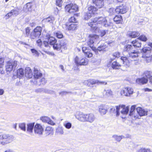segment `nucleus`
Listing matches in <instances>:
<instances>
[{
  "label": "nucleus",
  "instance_id": "nucleus-40",
  "mask_svg": "<svg viewBox=\"0 0 152 152\" xmlns=\"http://www.w3.org/2000/svg\"><path fill=\"white\" fill-rule=\"evenodd\" d=\"M143 75L148 78L149 79L152 75V72L151 71L147 70L144 71L143 73Z\"/></svg>",
  "mask_w": 152,
  "mask_h": 152
},
{
  "label": "nucleus",
  "instance_id": "nucleus-17",
  "mask_svg": "<svg viewBox=\"0 0 152 152\" xmlns=\"http://www.w3.org/2000/svg\"><path fill=\"white\" fill-rule=\"evenodd\" d=\"M82 50L86 57L88 58L93 57V54L91 50L88 48L86 47H83L82 48Z\"/></svg>",
  "mask_w": 152,
  "mask_h": 152
},
{
  "label": "nucleus",
  "instance_id": "nucleus-21",
  "mask_svg": "<svg viewBox=\"0 0 152 152\" xmlns=\"http://www.w3.org/2000/svg\"><path fill=\"white\" fill-rule=\"evenodd\" d=\"M108 109V106L105 105H101L99 107V111L101 115L105 114Z\"/></svg>",
  "mask_w": 152,
  "mask_h": 152
},
{
  "label": "nucleus",
  "instance_id": "nucleus-38",
  "mask_svg": "<svg viewBox=\"0 0 152 152\" xmlns=\"http://www.w3.org/2000/svg\"><path fill=\"white\" fill-rule=\"evenodd\" d=\"M34 126V123H30L28 124L27 129V132L29 133H32Z\"/></svg>",
  "mask_w": 152,
  "mask_h": 152
},
{
  "label": "nucleus",
  "instance_id": "nucleus-53",
  "mask_svg": "<svg viewBox=\"0 0 152 152\" xmlns=\"http://www.w3.org/2000/svg\"><path fill=\"white\" fill-rule=\"evenodd\" d=\"M56 4L58 6L61 7L62 6V0H56Z\"/></svg>",
  "mask_w": 152,
  "mask_h": 152
},
{
  "label": "nucleus",
  "instance_id": "nucleus-8",
  "mask_svg": "<svg viewBox=\"0 0 152 152\" xmlns=\"http://www.w3.org/2000/svg\"><path fill=\"white\" fill-rule=\"evenodd\" d=\"M66 43L64 40H58V42L56 43L53 46L54 50L59 51L63 48H65L66 46Z\"/></svg>",
  "mask_w": 152,
  "mask_h": 152
},
{
  "label": "nucleus",
  "instance_id": "nucleus-3",
  "mask_svg": "<svg viewBox=\"0 0 152 152\" xmlns=\"http://www.w3.org/2000/svg\"><path fill=\"white\" fill-rule=\"evenodd\" d=\"M14 139L13 136L7 134H4L0 135V144L3 145L9 143Z\"/></svg>",
  "mask_w": 152,
  "mask_h": 152
},
{
  "label": "nucleus",
  "instance_id": "nucleus-50",
  "mask_svg": "<svg viewBox=\"0 0 152 152\" xmlns=\"http://www.w3.org/2000/svg\"><path fill=\"white\" fill-rule=\"evenodd\" d=\"M4 64V58L0 57V69L3 67Z\"/></svg>",
  "mask_w": 152,
  "mask_h": 152
},
{
  "label": "nucleus",
  "instance_id": "nucleus-45",
  "mask_svg": "<svg viewBox=\"0 0 152 152\" xmlns=\"http://www.w3.org/2000/svg\"><path fill=\"white\" fill-rule=\"evenodd\" d=\"M92 15L89 12H86L84 15V18L86 20H88L92 17Z\"/></svg>",
  "mask_w": 152,
  "mask_h": 152
},
{
  "label": "nucleus",
  "instance_id": "nucleus-19",
  "mask_svg": "<svg viewBox=\"0 0 152 152\" xmlns=\"http://www.w3.org/2000/svg\"><path fill=\"white\" fill-rule=\"evenodd\" d=\"M92 3L98 9H101L104 6V0H92Z\"/></svg>",
  "mask_w": 152,
  "mask_h": 152
},
{
  "label": "nucleus",
  "instance_id": "nucleus-4",
  "mask_svg": "<svg viewBox=\"0 0 152 152\" xmlns=\"http://www.w3.org/2000/svg\"><path fill=\"white\" fill-rule=\"evenodd\" d=\"M42 28L40 26H37L32 31L30 35L31 39H34L39 38L41 35Z\"/></svg>",
  "mask_w": 152,
  "mask_h": 152
},
{
  "label": "nucleus",
  "instance_id": "nucleus-61",
  "mask_svg": "<svg viewBox=\"0 0 152 152\" xmlns=\"http://www.w3.org/2000/svg\"><path fill=\"white\" fill-rule=\"evenodd\" d=\"M43 43L44 46L46 48H48L49 46V41H44L43 42Z\"/></svg>",
  "mask_w": 152,
  "mask_h": 152
},
{
  "label": "nucleus",
  "instance_id": "nucleus-52",
  "mask_svg": "<svg viewBox=\"0 0 152 152\" xmlns=\"http://www.w3.org/2000/svg\"><path fill=\"white\" fill-rule=\"evenodd\" d=\"M31 53L34 55L36 56H38L39 55V52L35 49H31Z\"/></svg>",
  "mask_w": 152,
  "mask_h": 152
},
{
  "label": "nucleus",
  "instance_id": "nucleus-5",
  "mask_svg": "<svg viewBox=\"0 0 152 152\" xmlns=\"http://www.w3.org/2000/svg\"><path fill=\"white\" fill-rule=\"evenodd\" d=\"M66 11L70 13H73L79 10L78 6L76 4L70 3L67 4L65 7Z\"/></svg>",
  "mask_w": 152,
  "mask_h": 152
},
{
  "label": "nucleus",
  "instance_id": "nucleus-58",
  "mask_svg": "<svg viewBox=\"0 0 152 152\" xmlns=\"http://www.w3.org/2000/svg\"><path fill=\"white\" fill-rule=\"evenodd\" d=\"M112 94V91L111 90H108L106 91L105 95L107 96H109Z\"/></svg>",
  "mask_w": 152,
  "mask_h": 152
},
{
  "label": "nucleus",
  "instance_id": "nucleus-30",
  "mask_svg": "<svg viewBox=\"0 0 152 152\" xmlns=\"http://www.w3.org/2000/svg\"><path fill=\"white\" fill-rule=\"evenodd\" d=\"M140 33L137 31H130L128 34V36L129 37L132 38H135L138 37L140 35Z\"/></svg>",
  "mask_w": 152,
  "mask_h": 152
},
{
  "label": "nucleus",
  "instance_id": "nucleus-57",
  "mask_svg": "<svg viewBox=\"0 0 152 152\" xmlns=\"http://www.w3.org/2000/svg\"><path fill=\"white\" fill-rule=\"evenodd\" d=\"M36 42L37 45L40 47H41L42 44V40L41 39H37Z\"/></svg>",
  "mask_w": 152,
  "mask_h": 152
},
{
  "label": "nucleus",
  "instance_id": "nucleus-26",
  "mask_svg": "<svg viewBox=\"0 0 152 152\" xmlns=\"http://www.w3.org/2000/svg\"><path fill=\"white\" fill-rule=\"evenodd\" d=\"M18 10L15 9H13L11 10V11L7 13L5 15L6 17V19L9 18L10 17L12 16V15H15L17 16L19 14V13L18 10L19 9L18 8H17Z\"/></svg>",
  "mask_w": 152,
  "mask_h": 152
},
{
  "label": "nucleus",
  "instance_id": "nucleus-18",
  "mask_svg": "<svg viewBox=\"0 0 152 152\" xmlns=\"http://www.w3.org/2000/svg\"><path fill=\"white\" fill-rule=\"evenodd\" d=\"M33 72V76L35 80H37L41 78L42 76V74L37 68H34Z\"/></svg>",
  "mask_w": 152,
  "mask_h": 152
},
{
  "label": "nucleus",
  "instance_id": "nucleus-39",
  "mask_svg": "<svg viewBox=\"0 0 152 152\" xmlns=\"http://www.w3.org/2000/svg\"><path fill=\"white\" fill-rule=\"evenodd\" d=\"M99 37V36L96 34H90L88 36V39L92 40L94 42L98 39Z\"/></svg>",
  "mask_w": 152,
  "mask_h": 152
},
{
  "label": "nucleus",
  "instance_id": "nucleus-63",
  "mask_svg": "<svg viewBox=\"0 0 152 152\" xmlns=\"http://www.w3.org/2000/svg\"><path fill=\"white\" fill-rule=\"evenodd\" d=\"M47 123L51 125H54L55 124V123L50 118H49V120H48Z\"/></svg>",
  "mask_w": 152,
  "mask_h": 152
},
{
  "label": "nucleus",
  "instance_id": "nucleus-59",
  "mask_svg": "<svg viewBox=\"0 0 152 152\" xmlns=\"http://www.w3.org/2000/svg\"><path fill=\"white\" fill-rule=\"evenodd\" d=\"M64 126L66 128L69 129L71 128L72 124L69 122H67L64 125Z\"/></svg>",
  "mask_w": 152,
  "mask_h": 152
},
{
  "label": "nucleus",
  "instance_id": "nucleus-2",
  "mask_svg": "<svg viewBox=\"0 0 152 152\" xmlns=\"http://www.w3.org/2000/svg\"><path fill=\"white\" fill-rule=\"evenodd\" d=\"M141 52L142 54V57L146 63H149L152 62V53L150 48L148 47L142 48Z\"/></svg>",
  "mask_w": 152,
  "mask_h": 152
},
{
  "label": "nucleus",
  "instance_id": "nucleus-31",
  "mask_svg": "<svg viewBox=\"0 0 152 152\" xmlns=\"http://www.w3.org/2000/svg\"><path fill=\"white\" fill-rule=\"evenodd\" d=\"M136 110L139 115L140 116H144L147 114V112L142 107H137L136 108Z\"/></svg>",
  "mask_w": 152,
  "mask_h": 152
},
{
  "label": "nucleus",
  "instance_id": "nucleus-11",
  "mask_svg": "<svg viewBox=\"0 0 152 152\" xmlns=\"http://www.w3.org/2000/svg\"><path fill=\"white\" fill-rule=\"evenodd\" d=\"M133 89L132 88L127 87L123 88L120 91V94L121 95L129 96L133 94Z\"/></svg>",
  "mask_w": 152,
  "mask_h": 152
},
{
  "label": "nucleus",
  "instance_id": "nucleus-56",
  "mask_svg": "<svg viewBox=\"0 0 152 152\" xmlns=\"http://www.w3.org/2000/svg\"><path fill=\"white\" fill-rule=\"evenodd\" d=\"M19 127L22 130L24 131L26 130V126L25 124L21 123L19 124Z\"/></svg>",
  "mask_w": 152,
  "mask_h": 152
},
{
  "label": "nucleus",
  "instance_id": "nucleus-15",
  "mask_svg": "<svg viewBox=\"0 0 152 152\" xmlns=\"http://www.w3.org/2000/svg\"><path fill=\"white\" fill-rule=\"evenodd\" d=\"M35 5V4L32 1L26 3L23 8V10L26 12H31Z\"/></svg>",
  "mask_w": 152,
  "mask_h": 152
},
{
  "label": "nucleus",
  "instance_id": "nucleus-42",
  "mask_svg": "<svg viewBox=\"0 0 152 152\" xmlns=\"http://www.w3.org/2000/svg\"><path fill=\"white\" fill-rule=\"evenodd\" d=\"M89 62L88 59L86 58H81V66H86L88 65Z\"/></svg>",
  "mask_w": 152,
  "mask_h": 152
},
{
  "label": "nucleus",
  "instance_id": "nucleus-29",
  "mask_svg": "<svg viewBox=\"0 0 152 152\" xmlns=\"http://www.w3.org/2000/svg\"><path fill=\"white\" fill-rule=\"evenodd\" d=\"M120 59L122 61L123 63L126 68H127L129 66L130 62L127 57L121 56V57Z\"/></svg>",
  "mask_w": 152,
  "mask_h": 152
},
{
  "label": "nucleus",
  "instance_id": "nucleus-22",
  "mask_svg": "<svg viewBox=\"0 0 152 152\" xmlns=\"http://www.w3.org/2000/svg\"><path fill=\"white\" fill-rule=\"evenodd\" d=\"M46 37V39L49 42V45H52L53 47L57 42V40L55 37L51 36L50 34L47 35Z\"/></svg>",
  "mask_w": 152,
  "mask_h": 152
},
{
  "label": "nucleus",
  "instance_id": "nucleus-34",
  "mask_svg": "<svg viewBox=\"0 0 152 152\" xmlns=\"http://www.w3.org/2000/svg\"><path fill=\"white\" fill-rule=\"evenodd\" d=\"M133 49L132 45L129 44H127L126 45L124 48V51L127 52L128 54L129 53L132 52V50Z\"/></svg>",
  "mask_w": 152,
  "mask_h": 152
},
{
  "label": "nucleus",
  "instance_id": "nucleus-60",
  "mask_svg": "<svg viewBox=\"0 0 152 152\" xmlns=\"http://www.w3.org/2000/svg\"><path fill=\"white\" fill-rule=\"evenodd\" d=\"M113 137L114 138L115 140L117 141H120L122 139L121 137L120 136L114 135L113 136Z\"/></svg>",
  "mask_w": 152,
  "mask_h": 152
},
{
  "label": "nucleus",
  "instance_id": "nucleus-24",
  "mask_svg": "<svg viewBox=\"0 0 152 152\" xmlns=\"http://www.w3.org/2000/svg\"><path fill=\"white\" fill-rule=\"evenodd\" d=\"M132 46L135 48H140L142 46V44L139 40L137 38L131 42Z\"/></svg>",
  "mask_w": 152,
  "mask_h": 152
},
{
  "label": "nucleus",
  "instance_id": "nucleus-62",
  "mask_svg": "<svg viewBox=\"0 0 152 152\" xmlns=\"http://www.w3.org/2000/svg\"><path fill=\"white\" fill-rule=\"evenodd\" d=\"M107 31L105 30H103L101 31L100 33V36L102 37L104 36L106 34Z\"/></svg>",
  "mask_w": 152,
  "mask_h": 152
},
{
  "label": "nucleus",
  "instance_id": "nucleus-16",
  "mask_svg": "<svg viewBox=\"0 0 152 152\" xmlns=\"http://www.w3.org/2000/svg\"><path fill=\"white\" fill-rule=\"evenodd\" d=\"M34 130L35 134L39 135L42 134L44 131L43 126L41 124L38 123H37L35 125Z\"/></svg>",
  "mask_w": 152,
  "mask_h": 152
},
{
  "label": "nucleus",
  "instance_id": "nucleus-54",
  "mask_svg": "<svg viewBox=\"0 0 152 152\" xmlns=\"http://www.w3.org/2000/svg\"><path fill=\"white\" fill-rule=\"evenodd\" d=\"M112 56L115 58H118L120 57V53L118 52H116L113 53Z\"/></svg>",
  "mask_w": 152,
  "mask_h": 152
},
{
  "label": "nucleus",
  "instance_id": "nucleus-12",
  "mask_svg": "<svg viewBox=\"0 0 152 152\" xmlns=\"http://www.w3.org/2000/svg\"><path fill=\"white\" fill-rule=\"evenodd\" d=\"M64 26L66 30L72 31L77 29L78 27V25L77 24L66 23L64 24Z\"/></svg>",
  "mask_w": 152,
  "mask_h": 152
},
{
  "label": "nucleus",
  "instance_id": "nucleus-47",
  "mask_svg": "<svg viewBox=\"0 0 152 152\" xmlns=\"http://www.w3.org/2000/svg\"><path fill=\"white\" fill-rule=\"evenodd\" d=\"M67 23H71L77 24V22L74 16L71 17L69 19Z\"/></svg>",
  "mask_w": 152,
  "mask_h": 152
},
{
  "label": "nucleus",
  "instance_id": "nucleus-48",
  "mask_svg": "<svg viewBox=\"0 0 152 152\" xmlns=\"http://www.w3.org/2000/svg\"><path fill=\"white\" fill-rule=\"evenodd\" d=\"M54 34L58 39H61L64 37L63 34L60 31L55 32Z\"/></svg>",
  "mask_w": 152,
  "mask_h": 152
},
{
  "label": "nucleus",
  "instance_id": "nucleus-6",
  "mask_svg": "<svg viewBox=\"0 0 152 152\" xmlns=\"http://www.w3.org/2000/svg\"><path fill=\"white\" fill-rule=\"evenodd\" d=\"M98 25H101L104 27H108L111 26V23L108 22L106 17L100 16L96 17Z\"/></svg>",
  "mask_w": 152,
  "mask_h": 152
},
{
  "label": "nucleus",
  "instance_id": "nucleus-7",
  "mask_svg": "<svg viewBox=\"0 0 152 152\" xmlns=\"http://www.w3.org/2000/svg\"><path fill=\"white\" fill-rule=\"evenodd\" d=\"M110 63H111V67L113 69H121L122 66V62L118 60H114L113 58L110 59Z\"/></svg>",
  "mask_w": 152,
  "mask_h": 152
},
{
  "label": "nucleus",
  "instance_id": "nucleus-1",
  "mask_svg": "<svg viewBox=\"0 0 152 152\" xmlns=\"http://www.w3.org/2000/svg\"><path fill=\"white\" fill-rule=\"evenodd\" d=\"M75 116L76 118L82 122H93L95 120V117L92 113L84 114L82 112H77Z\"/></svg>",
  "mask_w": 152,
  "mask_h": 152
},
{
  "label": "nucleus",
  "instance_id": "nucleus-64",
  "mask_svg": "<svg viewBox=\"0 0 152 152\" xmlns=\"http://www.w3.org/2000/svg\"><path fill=\"white\" fill-rule=\"evenodd\" d=\"M40 82L41 83V84H45L46 82L45 79L44 77H43L40 80Z\"/></svg>",
  "mask_w": 152,
  "mask_h": 152
},
{
  "label": "nucleus",
  "instance_id": "nucleus-35",
  "mask_svg": "<svg viewBox=\"0 0 152 152\" xmlns=\"http://www.w3.org/2000/svg\"><path fill=\"white\" fill-rule=\"evenodd\" d=\"M54 20L55 18L54 17L51 16H50L47 18H45L43 19V21L45 23H53Z\"/></svg>",
  "mask_w": 152,
  "mask_h": 152
},
{
  "label": "nucleus",
  "instance_id": "nucleus-41",
  "mask_svg": "<svg viewBox=\"0 0 152 152\" xmlns=\"http://www.w3.org/2000/svg\"><path fill=\"white\" fill-rule=\"evenodd\" d=\"M121 109L122 110L121 111L122 113L124 114H127L129 111V107H126L124 105H121Z\"/></svg>",
  "mask_w": 152,
  "mask_h": 152
},
{
  "label": "nucleus",
  "instance_id": "nucleus-44",
  "mask_svg": "<svg viewBox=\"0 0 152 152\" xmlns=\"http://www.w3.org/2000/svg\"><path fill=\"white\" fill-rule=\"evenodd\" d=\"M81 58H80L77 56H76L75 58V62L77 66H81Z\"/></svg>",
  "mask_w": 152,
  "mask_h": 152
},
{
  "label": "nucleus",
  "instance_id": "nucleus-36",
  "mask_svg": "<svg viewBox=\"0 0 152 152\" xmlns=\"http://www.w3.org/2000/svg\"><path fill=\"white\" fill-rule=\"evenodd\" d=\"M139 53L135 50L129 53V57L132 58H136L138 56Z\"/></svg>",
  "mask_w": 152,
  "mask_h": 152
},
{
  "label": "nucleus",
  "instance_id": "nucleus-10",
  "mask_svg": "<svg viewBox=\"0 0 152 152\" xmlns=\"http://www.w3.org/2000/svg\"><path fill=\"white\" fill-rule=\"evenodd\" d=\"M17 65V62L15 61H9L7 62L6 69L7 72H10L15 69Z\"/></svg>",
  "mask_w": 152,
  "mask_h": 152
},
{
  "label": "nucleus",
  "instance_id": "nucleus-14",
  "mask_svg": "<svg viewBox=\"0 0 152 152\" xmlns=\"http://www.w3.org/2000/svg\"><path fill=\"white\" fill-rule=\"evenodd\" d=\"M97 19L96 17L91 20V21L87 23V24L91 28V29L95 31L98 28Z\"/></svg>",
  "mask_w": 152,
  "mask_h": 152
},
{
  "label": "nucleus",
  "instance_id": "nucleus-46",
  "mask_svg": "<svg viewBox=\"0 0 152 152\" xmlns=\"http://www.w3.org/2000/svg\"><path fill=\"white\" fill-rule=\"evenodd\" d=\"M107 48L106 45L103 44L99 46L97 49V50H98L99 51H105V49Z\"/></svg>",
  "mask_w": 152,
  "mask_h": 152
},
{
  "label": "nucleus",
  "instance_id": "nucleus-33",
  "mask_svg": "<svg viewBox=\"0 0 152 152\" xmlns=\"http://www.w3.org/2000/svg\"><path fill=\"white\" fill-rule=\"evenodd\" d=\"M16 75L20 79L22 78L24 75L23 69L22 68L18 69L17 71Z\"/></svg>",
  "mask_w": 152,
  "mask_h": 152
},
{
  "label": "nucleus",
  "instance_id": "nucleus-49",
  "mask_svg": "<svg viewBox=\"0 0 152 152\" xmlns=\"http://www.w3.org/2000/svg\"><path fill=\"white\" fill-rule=\"evenodd\" d=\"M40 120L44 123H47L48 120H49V118L47 116H42L40 118Z\"/></svg>",
  "mask_w": 152,
  "mask_h": 152
},
{
  "label": "nucleus",
  "instance_id": "nucleus-20",
  "mask_svg": "<svg viewBox=\"0 0 152 152\" xmlns=\"http://www.w3.org/2000/svg\"><path fill=\"white\" fill-rule=\"evenodd\" d=\"M25 75L27 79L31 78L33 76L32 70L29 67H26L25 70Z\"/></svg>",
  "mask_w": 152,
  "mask_h": 152
},
{
  "label": "nucleus",
  "instance_id": "nucleus-23",
  "mask_svg": "<svg viewBox=\"0 0 152 152\" xmlns=\"http://www.w3.org/2000/svg\"><path fill=\"white\" fill-rule=\"evenodd\" d=\"M148 81V79L147 78L143 77L136 79V83L138 85H143L147 83Z\"/></svg>",
  "mask_w": 152,
  "mask_h": 152
},
{
  "label": "nucleus",
  "instance_id": "nucleus-13",
  "mask_svg": "<svg viewBox=\"0 0 152 152\" xmlns=\"http://www.w3.org/2000/svg\"><path fill=\"white\" fill-rule=\"evenodd\" d=\"M136 107V105H133L131 106L130 110L129 113V115L133 120H135L139 118L138 114L135 111V109Z\"/></svg>",
  "mask_w": 152,
  "mask_h": 152
},
{
  "label": "nucleus",
  "instance_id": "nucleus-32",
  "mask_svg": "<svg viewBox=\"0 0 152 152\" xmlns=\"http://www.w3.org/2000/svg\"><path fill=\"white\" fill-rule=\"evenodd\" d=\"M94 42L91 39H89L88 41L87 42V44L88 46L93 51L96 52L97 51L96 48L94 46Z\"/></svg>",
  "mask_w": 152,
  "mask_h": 152
},
{
  "label": "nucleus",
  "instance_id": "nucleus-43",
  "mask_svg": "<svg viewBox=\"0 0 152 152\" xmlns=\"http://www.w3.org/2000/svg\"><path fill=\"white\" fill-rule=\"evenodd\" d=\"M137 38L139 40L144 42H146L148 40V38L144 34L140 35Z\"/></svg>",
  "mask_w": 152,
  "mask_h": 152
},
{
  "label": "nucleus",
  "instance_id": "nucleus-55",
  "mask_svg": "<svg viewBox=\"0 0 152 152\" xmlns=\"http://www.w3.org/2000/svg\"><path fill=\"white\" fill-rule=\"evenodd\" d=\"M25 32L27 36L28 37V36H30V35L31 34L30 33V28L29 27H27L25 28Z\"/></svg>",
  "mask_w": 152,
  "mask_h": 152
},
{
  "label": "nucleus",
  "instance_id": "nucleus-9",
  "mask_svg": "<svg viewBox=\"0 0 152 152\" xmlns=\"http://www.w3.org/2000/svg\"><path fill=\"white\" fill-rule=\"evenodd\" d=\"M128 8L124 4H122L116 7L115 11L117 14H123L128 11Z\"/></svg>",
  "mask_w": 152,
  "mask_h": 152
},
{
  "label": "nucleus",
  "instance_id": "nucleus-51",
  "mask_svg": "<svg viewBox=\"0 0 152 152\" xmlns=\"http://www.w3.org/2000/svg\"><path fill=\"white\" fill-rule=\"evenodd\" d=\"M138 152H152L150 149L148 148H141L139 150Z\"/></svg>",
  "mask_w": 152,
  "mask_h": 152
},
{
  "label": "nucleus",
  "instance_id": "nucleus-25",
  "mask_svg": "<svg viewBox=\"0 0 152 152\" xmlns=\"http://www.w3.org/2000/svg\"><path fill=\"white\" fill-rule=\"evenodd\" d=\"M113 20L117 24H122L123 22V18L122 16L120 15H115L113 18Z\"/></svg>",
  "mask_w": 152,
  "mask_h": 152
},
{
  "label": "nucleus",
  "instance_id": "nucleus-28",
  "mask_svg": "<svg viewBox=\"0 0 152 152\" xmlns=\"http://www.w3.org/2000/svg\"><path fill=\"white\" fill-rule=\"evenodd\" d=\"M45 134L46 135H51L53 134V128L50 126H47L45 130Z\"/></svg>",
  "mask_w": 152,
  "mask_h": 152
},
{
  "label": "nucleus",
  "instance_id": "nucleus-37",
  "mask_svg": "<svg viewBox=\"0 0 152 152\" xmlns=\"http://www.w3.org/2000/svg\"><path fill=\"white\" fill-rule=\"evenodd\" d=\"M86 85L90 86L91 85L97 84V80L93 79H90L86 81Z\"/></svg>",
  "mask_w": 152,
  "mask_h": 152
},
{
  "label": "nucleus",
  "instance_id": "nucleus-27",
  "mask_svg": "<svg viewBox=\"0 0 152 152\" xmlns=\"http://www.w3.org/2000/svg\"><path fill=\"white\" fill-rule=\"evenodd\" d=\"M88 12L92 15H95L97 13L98 9L96 7L91 5H90L88 8Z\"/></svg>",
  "mask_w": 152,
  "mask_h": 152
}]
</instances>
